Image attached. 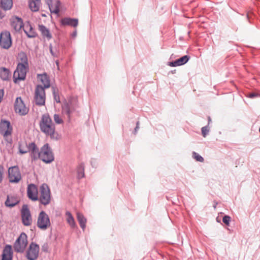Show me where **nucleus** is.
Listing matches in <instances>:
<instances>
[{
	"mask_svg": "<svg viewBox=\"0 0 260 260\" xmlns=\"http://www.w3.org/2000/svg\"><path fill=\"white\" fill-rule=\"evenodd\" d=\"M46 94L44 88L41 85L36 86L35 90L34 100L36 105H44L45 103Z\"/></svg>",
	"mask_w": 260,
	"mask_h": 260,
	"instance_id": "nucleus-7",
	"label": "nucleus"
},
{
	"mask_svg": "<svg viewBox=\"0 0 260 260\" xmlns=\"http://www.w3.org/2000/svg\"><path fill=\"white\" fill-rule=\"evenodd\" d=\"M39 30L41 31L42 35L44 37H46L48 40H50L52 38V36L49 30L44 25H39Z\"/></svg>",
	"mask_w": 260,
	"mask_h": 260,
	"instance_id": "nucleus-27",
	"label": "nucleus"
},
{
	"mask_svg": "<svg viewBox=\"0 0 260 260\" xmlns=\"http://www.w3.org/2000/svg\"><path fill=\"white\" fill-rule=\"evenodd\" d=\"M29 66L24 64H18L16 70L13 74L14 81L15 83L19 81L25 79L27 72L28 71Z\"/></svg>",
	"mask_w": 260,
	"mask_h": 260,
	"instance_id": "nucleus-6",
	"label": "nucleus"
},
{
	"mask_svg": "<svg viewBox=\"0 0 260 260\" xmlns=\"http://www.w3.org/2000/svg\"><path fill=\"white\" fill-rule=\"evenodd\" d=\"M190 57L188 55H184L174 61L169 62V65L171 67H177L184 64L189 59Z\"/></svg>",
	"mask_w": 260,
	"mask_h": 260,
	"instance_id": "nucleus-21",
	"label": "nucleus"
},
{
	"mask_svg": "<svg viewBox=\"0 0 260 260\" xmlns=\"http://www.w3.org/2000/svg\"><path fill=\"white\" fill-rule=\"evenodd\" d=\"M12 41L9 31L5 30L0 34V46L2 48L8 49L12 45Z\"/></svg>",
	"mask_w": 260,
	"mask_h": 260,
	"instance_id": "nucleus-10",
	"label": "nucleus"
},
{
	"mask_svg": "<svg viewBox=\"0 0 260 260\" xmlns=\"http://www.w3.org/2000/svg\"><path fill=\"white\" fill-rule=\"evenodd\" d=\"M209 132V129L207 126H204L202 128V134L204 137H206Z\"/></svg>",
	"mask_w": 260,
	"mask_h": 260,
	"instance_id": "nucleus-38",
	"label": "nucleus"
},
{
	"mask_svg": "<svg viewBox=\"0 0 260 260\" xmlns=\"http://www.w3.org/2000/svg\"><path fill=\"white\" fill-rule=\"evenodd\" d=\"M37 225L42 230H46L50 226V218L45 212L42 211L39 214Z\"/></svg>",
	"mask_w": 260,
	"mask_h": 260,
	"instance_id": "nucleus-5",
	"label": "nucleus"
},
{
	"mask_svg": "<svg viewBox=\"0 0 260 260\" xmlns=\"http://www.w3.org/2000/svg\"><path fill=\"white\" fill-rule=\"evenodd\" d=\"M77 178H82L84 177V165L83 163L80 164L77 168Z\"/></svg>",
	"mask_w": 260,
	"mask_h": 260,
	"instance_id": "nucleus-33",
	"label": "nucleus"
},
{
	"mask_svg": "<svg viewBox=\"0 0 260 260\" xmlns=\"http://www.w3.org/2000/svg\"><path fill=\"white\" fill-rule=\"evenodd\" d=\"M23 29L28 38H34L37 34L29 22L25 23L23 26Z\"/></svg>",
	"mask_w": 260,
	"mask_h": 260,
	"instance_id": "nucleus-17",
	"label": "nucleus"
},
{
	"mask_svg": "<svg viewBox=\"0 0 260 260\" xmlns=\"http://www.w3.org/2000/svg\"><path fill=\"white\" fill-rule=\"evenodd\" d=\"M4 167L0 165V183L2 182L4 174Z\"/></svg>",
	"mask_w": 260,
	"mask_h": 260,
	"instance_id": "nucleus-39",
	"label": "nucleus"
},
{
	"mask_svg": "<svg viewBox=\"0 0 260 260\" xmlns=\"http://www.w3.org/2000/svg\"><path fill=\"white\" fill-rule=\"evenodd\" d=\"M48 6L51 13H54L55 14H58L60 6V2L59 1L52 2L51 4H49Z\"/></svg>",
	"mask_w": 260,
	"mask_h": 260,
	"instance_id": "nucleus-25",
	"label": "nucleus"
},
{
	"mask_svg": "<svg viewBox=\"0 0 260 260\" xmlns=\"http://www.w3.org/2000/svg\"><path fill=\"white\" fill-rule=\"evenodd\" d=\"M27 194L29 199L33 201L39 200L38 189L37 186L34 184H29L27 188Z\"/></svg>",
	"mask_w": 260,
	"mask_h": 260,
	"instance_id": "nucleus-14",
	"label": "nucleus"
},
{
	"mask_svg": "<svg viewBox=\"0 0 260 260\" xmlns=\"http://www.w3.org/2000/svg\"><path fill=\"white\" fill-rule=\"evenodd\" d=\"M13 132V127L8 120L2 119L0 122V134L5 138L11 136Z\"/></svg>",
	"mask_w": 260,
	"mask_h": 260,
	"instance_id": "nucleus-12",
	"label": "nucleus"
},
{
	"mask_svg": "<svg viewBox=\"0 0 260 260\" xmlns=\"http://www.w3.org/2000/svg\"><path fill=\"white\" fill-rule=\"evenodd\" d=\"M52 89L54 101L57 103H60V98L57 92V89L54 87H52Z\"/></svg>",
	"mask_w": 260,
	"mask_h": 260,
	"instance_id": "nucleus-34",
	"label": "nucleus"
},
{
	"mask_svg": "<svg viewBox=\"0 0 260 260\" xmlns=\"http://www.w3.org/2000/svg\"><path fill=\"white\" fill-rule=\"evenodd\" d=\"M21 218L23 224L29 226L32 223V218L30 211L27 205H24L21 209Z\"/></svg>",
	"mask_w": 260,
	"mask_h": 260,
	"instance_id": "nucleus-13",
	"label": "nucleus"
},
{
	"mask_svg": "<svg viewBox=\"0 0 260 260\" xmlns=\"http://www.w3.org/2000/svg\"><path fill=\"white\" fill-rule=\"evenodd\" d=\"M55 62H56V64L57 66L58 69H59V62H58V61L56 60Z\"/></svg>",
	"mask_w": 260,
	"mask_h": 260,
	"instance_id": "nucleus-45",
	"label": "nucleus"
},
{
	"mask_svg": "<svg viewBox=\"0 0 260 260\" xmlns=\"http://www.w3.org/2000/svg\"><path fill=\"white\" fill-rule=\"evenodd\" d=\"M14 110L16 113L21 116L26 115L29 111V108L25 106L20 97L17 98L15 100Z\"/></svg>",
	"mask_w": 260,
	"mask_h": 260,
	"instance_id": "nucleus-9",
	"label": "nucleus"
},
{
	"mask_svg": "<svg viewBox=\"0 0 260 260\" xmlns=\"http://www.w3.org/2000/svg\"><path fill=\"white\" fill-rule=\"evenodd\" d=\"M41 131L51 139L57 140L59 137L55 131V127L51 117L47 114H43L39 122Z\"/></svg>",
	"mask_w": 260,
	"mask_h": 260,
	"instance_id": "nucleus-1",
	"label": "nucleus"
},
{
	"mask_svg": "<svg viewBox=\"0 0 260 260\" xmlns=\"http://www.w3.org/2000/svg\"><path fill=\"white\" fill-rule=\"evenodd\" d=\"M258 95L255 93H251L249 94L248 97L250 98H253L257 96Z\"/></svg>",
	"mask_w": 260,
	"mask_h": 260,
	"instance_id": "nucleus-42",
	"label": "nucleus"
},
{
	"mask_svg": "<svg viewBox=\"0 0 260 260\" xmlns=\"http://www.w3.org/2000/svg\"><path fill=\"white\" fill-rule=\"evenodd\" d=\"M10 21L11 27L15 31H20L23 26L22 19L17 16L12 17Z\"/></svg>",
	"mask_w": 260,
	"mask_h": 260,
	"instance_id": "nucleus-16",
	"label": "nucleus"
},
{
	"mask_svg": "<svg viewBox=\"0 0 260 260\" xmlns=\"http://www.w3.org/2000/svg\"><path fill=\"white\" fill-rule=\"evenodd\" d=\"M216 205H217V203H216V204L213 206V207H214V209H215V208H216Z\"/></svg>",
	"mask_w": 260,
	"mask_h": 260,
	"instance_id": "nucleus-46",
	"label": "nucleus"
},
{
	"mask_svg": "<svg viewBox=\"0 0 260 260\" xmlns=\"http://www.w3.org/2000/svg\"><path fill=\"white\" fill-rule=\"evenodd\" d=\"M139 122L138 121L137 122V125H136V127L135 128V130H134V134H136V133H137L138 130L139 128Z\"/></svg>",
	"mask_w": 260,
	"mask_h": 260,
	"instance_id": "nucleus-41",
	"label": "nucleus"
},
{
	"mask_svg": "<svg viewBox=\"0 0 260 260\" xmlns=\"http://www.w3.org/2000/svg\"><path fill=\"white\" fill-rule=\"evenodd\" d=\"M8 178L11 183H18L21 179V175L17 166L10 167L8 170Z\"/></svg>",
	"mask_w": 260,
	"mask_h": 260,
	"instance_id": "nucleus-11",
	"label": "nucleus"
},
{
	"mask_svg": "<svg viewBox=\"0 0 260 260\" xmlns=\"http://www.w3.org/2000/svg\"><path fill=\"white\" fill-rule=\"evenodd\" d=\"M75 110V107L74 106L71 102L66 103L62 106V111L64 113L67 114L70 117V114Z\"/></svg>",
	"mask_w": 260,
	"mask_h": 260,
	"instance_id": "nucleus-23",
	"label": "nucleus"
},
{
	"mask_svg": "<svg viewBox=\"0 0 260 260\" xmlns=\"http://www.w3.org/2000/svg\"><path fill=\"white\" fill-rule=\"evenodd\" d=\"M39 245L31 242L26 250L25 256L28 260H36L39 256Z\"/></svg>",
	"mask_w": 260,
	"mask_h": 260,
	"instance_id": "nucleus-8",
	"label": "nucleus"
},
{
	"mask_svg": "<svg viewBox=\"0 0 260 260\" xmlns=\"http://www.w3.org/2000/svg\"><path fill=\"white\" fill-rule=\"evenodd\" d=\"M61 23L62 25H69L76 27L78 25V20L77 18L65 17L61 19Z\"/></svg>",
	"mask_w": 260,
	"mask_h": 260,
	"instance_id": "nucleus-20",
	"label": "nucleus"
},
{
	"mask_svg": "<svg viewBox=\"0 0 260 260\" xmlns=\"http://www.w3.org/2000/svg\"><path fill=\"white\" fill-rule=\"evenodd\" d=\"M77 31H76V30H75V31H74L72 33V36L73 38H75V37H76V36H77Z\"/></svg>",
	"mask_w": 260,
	"mask_h": 260,
	"instance_id": "nucleus-44",
	"label": "nucleus"
},
{
	"mask_svg": "<svg viewBox=\"0 0 260 260\" xmlns=\"http://www.w3.org/2000/svg\"><path fill=\"white\" fill-rule=\"evenodd\" d=\"M13 251L11 245H7L3 251L2 260H12Z\"/></svg>",
	"mask_w": 260,
	"mask_h": 260,
	"instance_id": "nucleus-18",
	"label": "nucleus"
},
{
	"mask_svg": "<svg viewBox=\"0 0 260 260\" xmlns=\"http://www.w3.org/2000/svg\"><path fill=\"white\" fill-rule=\"evenodd\" d=\"M28 144L25 142H21L19 144V152L20 153L23 154L28 152Z\"/></svg>",
	"mask_w": 260,
	"mask_h": 260,
	"instance_id": "nucleus-31",
	"label": "nucleus"
},
{
	"mask_svg": "<svg viewBox=\"0 0 260 260\" xmlns=\"http://www.w3.org/2000/svg\"><path fill=\"white\" fill-rule=\"evenodd\" d=\"M28 152L29 153L30 157L32 161L36 160L39 158L40 156V151L39 148L34 142L28 143Z\"/></svg>",
	"mask_w": 260,
	"mask_h": 260,
	"instance_id": "nucleus-15",
	"label": "nucleus"
},
{
	"mask_svg": "<svg viewBox=\"0 0 260 260\" xmlns=\"http://www.w3.org/2000/svg\"><path fill=\"white\" fill-rule=\"evenodd\" d=\"M54 120L55 122L57 124H61L63 122V120L60 117L59 115L56 114L54 115Z\"/></svg>",
	"mask_w": 260,
	"mask_h": 260,
	"instance_id": "nucleus-36",
	"label": "nucleus"
},
{
	"mask_svg": "<svg viewBox=\"0 0 260 260\" xmlns=\"http://www.w3.org/2000/svg\"><path fill=\"white\" fill-rule=\"evenodd\" d=\"M37 78L43 84L42 86L44 88V89L48 88L50 86V79L47 74H38Z\"/></svg>",
	"mask_w": 260,
	"mask_h": 260,
	"instance_id": "nucleus-19",
	"label": "nucleus"
},
{
	"mask_svg": "<svg viewBox=\"0 0 260 260\" xmlns=\"http://www.w3.org/2000/svg\"><path fill=\"white\" fill-rule=\"evenodd\" d=\"M45 2L46 3V4H47V5H49V4H51V3H52L53 2V0H45Z\"/></svg>",
	"mask_w": 260,
	"mask_h": 260,
	"instance_id": "nucleus-43",
	"label": "nucleus"
},
{
	"mask_svg": "<svg viewBox=\"0 0 260 260\" xmlns=\"http://www.w3.org/2000/svg\"><path fill=\"white\" fill-rule=\"evenodd\" d=\"M77 218L80 224V225L83 230H84L86 227V219L81 213H77Z\"/></svg>",
	"mask_w": 260,
	"mask_h": 260,
	"instance_id": "nucleus-29",
	"label": "nucleus"
},
{
	"mask_svg": "<svg viewBox=\"0 0 260 260\" xmlns=\"http://www.w3.org/2000/svg\"><path fill=\"white\" fill-rule=\"evenodd\" d=\"M40 155L39 158L47 164L51 162L54 159V155L48 144L42 147Z\"/></svg>",
	"mask_w": 260,
	"mask_h": 260,
	"instance_id": "nucleus-3",
	"label": "nucleus"
},
{
	"mask_svg": "<svg viewBox=\"0 0 260 260\" xmlns=\"http://www.w3.org/2000/svg\"><path fill=\"white\" fill-rule=\"evenodd\" d=\"M231 217L228 215H225L222 219V221L226 225H229L230 224V222L231 221Z\"/></svg>",
	"mask_w": 260,
	"mask_h": 260,
	"instance_id": "nucleus-37",
	"label": "nucleus"
},
{
	"mask_svg": "<svg viewBox=\"0 0 260 260\" xmlns=\"http://www.w3.org/2000/svg\"><path fill=\"white\" fill-rule=\"evenodd\" d=\"M19 202V200L17 197L8 195L7 200L5 202V205L7 207H13L16 205Z\"/></svg>",
	"mask_w": 260,
	"mask_h": 260,
	"instance_id": "nucleus-22",
	"label": "nucleus"
},
{
	"mask_svg": "<svg viewBox=\"0 0 260 260\" xmlns=\"http://www.w3.org/2000/svg\"><path fill=\"white\" fill-rule=\"evenodd\" d=\"M66 215L67 216V221L70 224L71 228H75L76 227L75 220L71 213L69 211H67L66 213Z\"/></svg>",
	"mask_w": 260,
	"mask_h": 260,
	"instance_id": "nucleus-32",
	"label": "nucleus"
},
{
	"mask_svg": "<svg viewBox=\"0 0 260 260\" xmlns=\"http://www.w3.org/2000/svg\"><path fill=\"white\" fill-rule=\"evenodd\" d=\"M192 156L197 161L200 162L204 161L203 157L195 152H193L192 153Z\"/></svg>",
	"mask_w": 260,
	"mask_h": 260,
	"instance_id": "nucleus-35",
	"label": "nucleus"
},
{
	"mask_svg": "<svg viewBox=\"0 0 260 260\" xmlns=\"http://www.w3.org/2000/svg\"><path fill=\"white\" fill-rule=\"evenodd\" d=\"M27 243L26 234L22 233L14 244V250L17 252L23 253L25 249Z\"/></svg>",
	"mask_w": 260,
	"mask_h": 260,
	"instance_id": "nucleus-4",
	"label": "nucleus"
},
{
	"mask_svg": "<svg viewBox=\"0 0 260 260\" xmlns=\"http://www.w3.org/2000/svg\"><path fill=\"white\" fill-rule=\"evenodd\" d=\"M1 6L4 10H9L13 6V1L12 0H1Z\"/></svg>",
	"mask_w": 260,
	"mask_h": 260,
	"instance_id": "nucleus-28",
	"label": "nucleus"
},
{
	"mask_svg": "<svg viewBox=\"0 0 260 260\" xmlns=\"http://www.w3.org/2000/svg\"><path fill=\"white\" fill-rule=\"evenodd\" d=\"M29 7L32 12H37L39 10L41 0H28Z\"/></svg>",
	"mask_w": 260,
	"mask_h": 260,
	"instance_id": "nucleus-24",
	"label": "nucleus"
},
{
	"mask_svg": "<svg viewBox=\"0 0 260 260\" xmlns=\"http://www.w3.org/2000/svg\"><path fill=\"white\" fill-rule=\"evenodd\" d=\"M18 59L20 62L18 64H24L26 66H28L27 56L25 53L21 52L19 53Z\"/></svg>",
	"mask_w": 260,
	"mask_h": 260,
	"instance_id": "nucleus-30",
	"label": "nucleus"
},
{
	"mask_svg": "<svg viewBox=\"0 0 260 260\" xmlns=\"http://www.w3.org/2000/svg\"><path fill=\"white\" fill-rule=\"evenodd\" d=\"M49 49H50V53L52 54V55L53 56H56V54L53 52V49H52V46L51 45H50L49 46Z\"/></svg>",
	"mask_w": 260,
	"mask_h": 260,
	"instance_id": "nucleus-40",
	"label": "nucleus"
},
{
	"mask_svg": "<svg viewBox=\"0 0 260 260\" xmlns=\"http://www.w3.org/2000/svg\"><path fill=\"white\" fill-rule=\"evenodd\" d=\"M43 205H47L51 201L50 190L46 183H43L40 187V197L38 200Z\"/></svg>",
	"mask_w": 260,
	"mask_h": 260,
	"instance_id": "nucleus-2",
	"label": "nucleus"
},
{
	"mask_svg": "<svg viewBox=\"0 0 260 260\" xmlns=\"http://www.w3.org/2000/svg\"><path fill=\"white\" fill-rule=\"evenodd\" d=\"M0 77L3 80H8L10 77L9 70L4 67L0 68Z\"/></svg>",
	"mask_w": 260,
	"mask_h": 260,
	"instance_id": "nucleus-26",
	"label": "nucleus"
}]
</instances>
